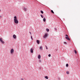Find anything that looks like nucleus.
<instances>
[{
  "label": "nucleus",
  "mask_w": 80,
  "mask_h": 80,
  "mask_svg": "<svg viewBox=\"0 0 80 80\" xmlns=\"http://www.w3.org/2000/svg\"><path fill=\"white\" fill-rule=\"evenodd\" d=\"M14 19H17V16H14Z\"/></svg>",
  "instance_id": "obj_15"
},
{
  "label": "nucleus",
  "mask_w": 80,
  "mask_h": 80,
  "mask_svg": "<svg viewBox=\"0 0 80 80\" xmlns=\"http://www.w3.org/2000/svg\"><path fill=\"white\" fill-rule=\"evenodd\" d=\"M47 36H48V34L46 33L45 34V35L43 36V38H45L47 37Z\"/></svg>",
  "instance_id": "obj_5"
},
{
  "label": "nucleus",
  "mask_w": 80,
  "mask_h": 80,
  "mask_svg": "<svg viewBox=\"0 0 80 80\" xmlns=\"http://www.w3.org/2000/svg\"><path fill=\"white\" fill-rule=\"evenodd\" d=\"M45 47H46V49H47V50L48 49V48H47V46H46Z\"/></svg>",
  "instance_id": "obj_25"
},
{
  "label": "nucleus",
  "mask_w": 80,
  "mask_h": 80,
  "mask_svg": "<svg viewBox=\"0 0 80 80\" xmlns=\"http://www.w3.org/2000/svg\"><path fill=\"white\" fill-rule=\"evenodd\" d=\"M23 10L25 12H26V11H27V8H26L24 7L23 8Z\"/></svg>",
  "instance_id": "obj_4"
},
{
  "label": "nucleus",
  "mask_w": 80,
  "mask_h": 80,
  "mask_svg": "<svg viewBox=\"0 0 80 80\" xmlns=\"http://www.w3.org/2000/svg\"><path fill=\"white\" fill-rule=\"evenodd\" d=\"M43 22H46V19H45V18H44L43 19Z\"/></svg>",
  "instance_id": "obj_11"
},
{
  "label": "nucleus",
  "mask_w": 80,
  "mask_h": 80,
  "mask_svg": "<svg viewBox=\"0 0 80 80\" xmlns=\"http://www.w3.org/2000/svg\"><path fill=\"white\" fill-rule=\"evenodd\" d=\"M45 77L46 79H48V76H45Z\"/></svg>",
  "instance_id": "obj_13"
},
{
  "label": "nucleus",
  "mask_w": 80,
  "mask_h": 80,
  "mask_svg": "<svg viewBox=\"0 0 80 80\" xmlns=\"http://www.w3.org/2000/svg\"><path fill=\"white\" fill-rule=\"evenodd\" d=\"M0 42H2V43H4V41H3V39H2V38H0Z\"/></svg>",
  "instance_id": "obj_3"
},
{
  "label": "nucleus",
  "mask_w": 80,
  "mask_h": 80,
  "mask_svg": "<svg viewBox=\"0 0 80 80\" xmlns=\"http://www.w3.org/2000/svg\"><path fill=\"white\" fill-rule=\"evenodd\" d=\"M13 38H14V39H16V38H17V36H16L15 34H13Z\"/></svg>",
  "instance_id": "obj_7"
},
{
  "label": "nucleus",
  "mask_w": 80,
  "mask_h": 80,
  "mask_svg": "<svg viewBox=\"0 0 80 80\" xmlns=\"http://www.w3.org/2000/svg\"><path fill=\"white\" fill-rule=\"evenodd\" d=\"M2 16H0V18H2Z\"/></svg>",
  "instance_id": "obj_31"
},
{
  "label": "nucleus",
  "mask_w": 80,
  "mask_h": 80,
  "mask_svg": "<svg viewBox=\"0 0 80 80\" xmlns=\"http://www.w3.org/2000/svg\"><path fill=\"white\" fill-rule=\"evenodd\" d=\"M39 62H40V63H41V61L40 60H39Z\"/></svg>",
  "instance_id": "obj_29"
},
{
  "label": "nucleus",
  "mask_w": 80,
  "mask_h": 80,
  "mask_svg": "<svg viewBox=\"0 0 80 80\" xmlns=\"http://www.w3.org/2000/svg\"><path fill=\"white\" fill-rule=\"evenodd\" d=\"M66 36L67 37H68V35H67V34L66 35Z\"/></svg>",
  "instance_id": "obj_27"
},
{
  "label": "nucleus",
  "mask_w": 80,
  "mask_h": 80,
  "mask_svg": "<svg viewBox=\"0 0 80 80\" xmlns=\"http://www.w3.org/2000/svg\"><path fill=\"white\" fill-rule=\"evenodd\" d=\"M30 52L32 53L33 52V48H31Z\"/></svg>",
  "instance_id": "obj_6"
},
{
  "label": "nucleus",
  "mask_w": 80,
  "mask_h": 80,
  "mask_svg": "<svg viewBox=\"0 0 80 80\" xmlns=\"http://www.w3.org/2000/svg\"><path fill=\"white\" fill-rule=\"evenodd\" d=\"M66 66L67 67H68V64H66Z\"/></svg>",
  "instance_id": "obj_23"
},
{
  "label": "nucleus",
  "mask_w": 80,
  "mask_h": 80,
  "mask_svg": "<svg viewBox=\"0 0 80 80\" xmlns=\"http://www.w3.org/2000/svg\"><path fill=\"white\" fill-rule=\"evenodd\" d=\"M0 11H1V10L0 9Z\"/></svg>",
  "instance_id": "obj_32"
},
{
  "label": "nucleus",
  "mask_w": 80,
  "mask_h": 80,
  "mask_svg": "<svg viewBox=\"0 0 80 80\" xmlns=\"http://www.w3.org/2000/svg\"><path fill=\"white\" fill-rule=\"evenodd\" d=\"M31 38L32 40H33V38H32V35L31 36Z\"/></svg>",
  "instance_id": "obj_20"
},
{
  "label": "nucleus",
  "mask_w": 80,
  "mask_h": 80,
  "mask_svg": "<svg viewBox=\"0 0 80 80\" xmlns=\"http://www.w3.org/2000/svg\"><path fill=\"white\" fill-rule=\"evenodd\" d=\"M29 33H30L31 35H32V33H31V32H29Z\"/></svg>",
  "instance_id": "obj_28"
},
{
  "label": "nucleus",
  "mask_w": 80,
  "mask_h": 80,
  "mask_svg": "<svg viewBox=\"0 0 80 80\" xmlns=\"http://www.w3.org/2000/svg\"><path fill=\"white\" fill-rule=\"evenodd\" d=\"M46 30L47 32H49V29H48V28H46Z\"/></svg>",
  "instance_id": "obj_14"
},
{
  "label": "nucleus",
  "mask_w": 80,
  "mask_h": 80,
  "mask_svg": "<svg viewBox=\"0 0 80 80\" xmlns=\"http://www.w3.org/2000/svg\"><path fill=\"white\" fill-rule=\"evenodd\" d=\"M66 73H67V74H69V72H68V71H67Z\"/></svg>",
  "instance_id": "obj_21"
},
{
  "label": "nucleus",
  "mask_w": 80,
  "mask_h": 80,
  "mask_svg": "<svg viewBox=\"0 0 80 80\" xmlns=\"http://www.w3.org/2000/svg\"><path fill=\"white\" fill-rule=\"evenodd\" d=\"M38 58L39 59H40V58H41V56L40 54L38 56Z\"/></svg>",
  "instance_id": "obj_10"
},
{
  "label": "nucleus",
  "mask_w": 80,
  "mask_h": 80,
  "mask_svg": "<svg viewBox=\"0 0 80 80\" xmlns=\"http://www.w3.org/2000/svg\"><path fill=\"white\" fill-rule=\"evenodd\" d=\"M74 52H75V54H77V51H76V50H74Z\"/></svg>",
  "instance_id": "obj_12"
},
{
  "label": "nucleus",
  "mask_w": 80,
  "mask_h": 80,
  "mask_svg": "<svg viewBox=\"0 0 80 80\" xmlns=\"http://www.w3.org/2000/svg\"><path fill=\"white\" fill-rule=\"evenodd\" d=\"M41 17H42V18H43V15L42 14H41Z\"/></svg>",
  "instance_id": "obj_19"
},
{
  "label": "nucleus",
  "mask_w": 80,
  "mask_h": 80,
  "mask_svg": "<svg viewBox=\"0 0 80 80\" xmlns=\"http://www.w3.org/2000/svg\"><path fill=\"white\" fill-rule=\"evenodd\" d=\"M14 23H16V24H17L18 23V20L17 19H14Z\"/></svg>",
  "instance_id": "obj_1"
},
{
  "label": "nucleus",
  "mask_w": 80,
  "mask_h": 80,
  "mask_svg": "<svg viewBox=\"0 0 80 80\" xmlns=\"http://www.w3.org/2000/svg\"><path fill=\"white\" fill-rule=\"evenodd\" d=\"M51 12H52V13H54V12H53V11L52 10H51Z\"/></svg>",
  "instance_id": "obj_16"
},
{
  "label": "nucleus",
  "mask_w": 80,
  "mask_h": 80,
  "mask_svg": "<svg viewBox=\"0 0 80 80\" xmlns=\"http://www.w3.org/2000/svg\"><path fill=\"white\" fill-rule=\"evenodd\" d=\"M20 80H23V78H21Z\"/></svg>",
  "instance_id": "obj_26"
},
{
  "label": "nucleus",
  "mask_w": 80,
  "mask_h": 80,
  "mask_svg": "<svg viewBox=\"0 0 80 80\" xmlns=\"http://www.w3.org/2000/svg\"><path fill=\"white\" fill-rule=\"evenodd\" d=\"M14 53V50L13 49H12L11 50V53L12 54V53Z\"/></svg>",
  "instance_id": "obj_2"
},
{
  "label": "nucleus",
  "mask_w": 80,
  "mask_h": 80,
  "mask_svg": "<svg viewBox=\"0 0 80 80\" xmlns=\"http://www.w3.org/2000/svg\"><path fill=\"white\" fill-rule=\"evenodd\" d=\"M64 43L65 45H67V43L66 42H64Z\"/></svg>",
  "instance_id": "obj_18"
},
{
  "label": "nucleus",
  "mask_w": 80,
  "mask_h": 80,
  "mask_svg": "<svg viewBox=\"0 0 80 80\" xmlns=\"http://www.w3.org/2000/svg\"><path fill=\"white\" fill-rule=\"evenodd\" d=\"M40 50H42V46H41L40 47Z\"/></svg>",
  "instance_id": "obj_22"
},
{
  "label": "nucleus",
  "mask_w": 80,
  "mask_h": 80,
  "mask_svg": "<svg viewBox=\"0 0 80 80\" xmlns=\"http://www.w3.org/2000/svg\"><path fill=\"white\" fill-rule=\"evenodd\" d=\"M54 29L56 30H57V28H54Z\"/></svg>",
  "instance_id": "obj_30"
},
{
  "label": "nucleus",
  "mask_w": 80,
  "mask_h": 80,
  "mask_svg": "<svg viewBox=\"0 0 80 80\" xmlns=\"http://www.w3.org/2000/svg\"><path fill=\"white\" fill-rule=\"evenodd\" d=\"M66 38L67 39V40H71L70 39L68 38V37H66Z\"/></svg>",
  "instance_id": "obj_8"
},
{
  "label": "nucleus",
  "mask_w": 80,
  "mask_h": 80,
  "mask_svg": "<svg viewBox=\"0 0 80 80\" xmlns=\"http://www.w3.org/2000/svg\"><path fill=\"white\" fill-rule=\"evenodd\" d=\"M36 42L38 44H40V41L39 40H37Z\"/></svg>",
  "instance_id": "obj_9"
},
{
  "label": "nucleus",
  "mask_w": 80,
  "mask_h": 80,
  "mask_svg": "<svg viewBox=\"0 0 80 80\" xmlns=\"http://www.w3.org/2000/svg\"><path fill=\"white\" fill-rule=\"evenodd\" d=\"M41 13H42V14H43V11H41Z\"/></svg>",
  "instance_id": "obj_17"
},
{
  "label": "nucleus",
  "mask_w": 80,
  "mask_h": 80,
  "mask_svg": "<svg viewBox=\"0 0 80 80\" xmlns=\"http://www.w3.org/2000/svg\"><path fill=\"white\" fill-rule=\"evenodd\" d=\"M48 57H51V54H49L48 55Z\"/></svg>",
  "instance_id": "obj_24"
}]
</instances>
